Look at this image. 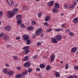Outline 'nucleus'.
<instances>
[{
	"label": "nucleus",
	"instance_id": "f257e3e1",
	"mask_svg": "<svg viewBox=\"0 0 78 78\" xmlns=\"http://www.w3.org/2000/svg\"><path fill=\"white\" fill-rule=\"evenodd\" d=\"M19 10L17 8H14L12 11H8L7 13V15L9 18H12L16 15V14L19 12Z\"/></svg>",
	"mask_w": 78,
	"mask_h": 78
},
{
	"label": "nucleus",
	"instance_id": "f03ea898",
	"mask_svg": "<svg viewBox=\"0 0 78 78\" xmlns=\"http://www.w3.org/2000/svg\"><path fill=\"white\" fill-rule=\"evenodd\" d=\"M30 38L29 35L28 34H24L23 35V41H27Z\"/></svg>",
	"mask_w": 78,
	"mask_h": 78
},
{
	"label": "nucleus",
	"instance_id": "7ed1b4c3",
	"mask_svg": "<svg viewBox=\"0 0 78 78\" xmlns=\"http://www.w3.org/2000/svg\"><path fill=\"white\" fill-rule=\"evenodd\" d=\"M42 29L41 28H40L36 31L35 35L37 36H39V35H40V34H42Z\"/></svg>",
	"mask_w": 78,
	"mask_h": 78
},
{
	"label": "nucleus",
	"instance_id": "20e7f679",
	"mask_svg": "<svg viewBox=\"0 0 78 78\" xmlns=\"http://www.w3.org/2000/svg\"><path fill=\"white\" fill-rule=\"evenodd\" d=\"M9 39H10V37H9V36L5 35L3 37V40L5 42H7V41H8Z\"/></svg>",
	"mask_w": 78,
	"mask_h": 78
},
{
	"label": "nucleus",
	"instance_id": "39448f33",
	"mask_svg": "<svg viewBox=\"0 0 78 78\" xmlns=\"http://www.w3.org/2000/svg\"><path fill=\"white\" fill-rule=\"evenodd\" d=\"M11 26L8 25L6 26L5 27H4V30L6 31H9L10 30H11Z\"/></svg>",
	"mask_w": 78,
	"mask_h": 78
},
{
	"label": "nucleus",
	"instance_id": "423d86ee",
	"mask_svg": "<svg viewBox=\"0 0 78 78\" xmlns=\"http://www.w3.org/2000/svg\"><path fill=\"white\" fill-rule=\"evenodd\" d=\"M27 31H29V30H30V31H33L34 30V27L32 26H30L27 28Z\"/></svg>",
	"mask_w": 78,
	"mask_h": 78
},
{
	"label": "nucleus",
	"instance_id": "0eeeda50",
	"mask_svg": "<svg viewBox=\"0 0 78 78\" xmlns=\"http://www.w3.org/2000/svg\"><path fill=\"white\" fill-rule=\"evenodd\" d=\"M55 2L54 1H51L47 3L48 5L49 6H52L53 5H54V3Z\"/></svg>",
	"mask_w": 78,
	"mask_h": 78
},
{
	"label": "nucleus",
	"instance_id": "6e6552de",
	"mask_svg": "<svg viewBox=\"0 0 78 78\" xmlns=\"http://www.w3.org/2000/svg\"><path fill=\"white\" fill-rule=\"evenodd\" d=\"M62 37V36L60 35H57L55 37L56 39L58 41H61Z\"/></svg>",
	"mask_w": 78,
	"mask_h": 78
},
{
	"label": "nucleus",
	"instance_id": "1a4fd4ad",
	"mask_svg": "<svg viewBox=\"0 0 78 78\" xmlns=\"http://www.w3.org/2000/svg\"><path fill=\"white\" fill-rule=\"evenodd\" d=\"M51 40L52 42L54 44H57L58 43V40L54 38H51Z\"/></svg>",
	"mask_w": 78,
	"mask_h": 78
},
{
	"label": "nucleus",
	"instance_id": "9d476101",
	"mask_svg": "<svg viewBox=\"0 0 78 78\" xmlns=\"http://www.w3.org/2000/svg\"><path fill=\"white\" fill-rule=\"evenodd\" d=\"M22 16L20 15H17L16 16V20H22Z\"/></svg>",
	"mask_w": 78,
	"mask_h": 78
},
{
	"label": "nucleus",
	"instance_id": "9b49d317",
	"mask_svg": "<svg viewBox=\"0 0 78 78\" xmlns=\"http://www.w3.org/2000/svg\"><path fill=\"white\" fill-rule=\"evenodd\" d=\"M23 74H19L16 76L15 78H23Z\"/></svg>",
	"mask_w": 78,
	"mask_h": 78
},
{
	"label": "nucleus",
	"instance_id": "f8f14e48",
	"mask_svg": "<svg viewBox=\"0 0 78 78\" xmlns=\"http://www.w3.org/2000/svg\"><path fill=\"white\" fill-rule=\"evenodd\" d=\"M30 66V62H27L23 65L24 67H28Z\"/></svg>",
	"mask_w": 78,
	"mask_h": 78
},
{
	"label": "nucleus",
	"instance_id": "ddd939ff",
	"mask_svg": "<svg viewBox=\"0 0 78 78\" xmlns=\"http://www.w3.org/2000/svg\"><path fill=\"white\" fill-rule=\"evenodd\" d=\"M50 19H51V17H50V16H46L44 19V20L45 22H48V20H50Z\"/></svg>",
	"mask_w": 78,
	"mask_h": 78
},
{
	"label": "nucleus",
	"instance_id": "4468645a",
	"mask_svg": "<svg viewBox=\"0 0 78 78\" xmlns=\"http://www.w3.org/2000/svg\"><path fill=\"white\" fill-rule=\"evenodd\" d=\"M52 11L53 13H54V14H55L56 12H58V10H57V9H56L55 8V7H53L52 9Z\"/></svg>",
	"mask_w": 78,
	"mask_h": 78
},
{
	"label": "nucleus",
	"instance_id": "2eb2a0df",
	"mask_svg": "<svg viewBox=\"0 0 78 78\" xmlns=\"http://www.w3.org/2000/svg\"><path fill=\"white\" fill-rule=\"evenodd\" d=\"M73 22L75 23H76L77 22H78V18L76 17L73 19Z\"/></svg>",
	"mask_w": 78,
	"mask_h": 78
},
{
	"label": "nucleus",
	"instance_id": "dca6fc26",
	"mask_svg": "<svg viewBox=\"0 0 78 78\" xmlns=\"http://www.w3.org/2000/svg\"><path fill=\"white\" fill-rule=\"evenodd\" d=\"M55 8L57 9L59 8V7H60L59 4H58V3H55Z\"/></svg>",
	"mask_w": 78,
	"mask_h": 78
},
{
	"label": "nucleus",
	"instance_id": "f3484780",
	"mask_svg": "<svg viewBox=\"0 0 78 78\" xmlns=\"http://www.w3.org/2000/svg\"><path fill=\"white\" fill-rule=\"evenodd\" d=\"M55 59V54H53L52 55L51 57V61L53 62Z\"/></svg>",
	"mask_w": 78,
	"mask_h": 78
},
{
	"label": "nucleus",
	"instance_id": "a211bd4d",
	"mask_svg": "<svg viewBox=\"0 0 78 78\" xmlns=\"http://www.w3.org/2000/svg\"><path fill=\"white\" fill-rule=\"evenodd\" d=\"M28 58H29L28 56H25L24 58H22V60L23 61H27L28 60Z\"/></svg>",
	"mask_w": 78,
	"mask_h": 78
},
{
	"label": "nucleus",
	"instance_id": "6ab92c4d",
	"mask_svg": "<svg viewBox=\"0 0 78 78\" xmlns=\"http://www.w3.org/2000/svg\"><path fill=\"white\" fill-rule=\"evenodd\" d=\"M28 9V6L27 5L24 6L22 8V9L23 10H25V11L27 10V9Z\"/></svg>",
	"mask_w": 78,
	"mask_h": 78
},
{
	"label": "nucleus",
	"instance_id": "aec40b11",
	"mask_svg": "<svg viewBox=\"0 0 78 78\" xmlns=\"http://www.w3.org/2000/svg\"><path fill=\"white\" fill-rule=\"evenodd\" d=\"M26 43L27 45H30L31 44V41L30 40L28 39L27 40H26Z\"/></svg>",
	"mask_w": 78,
	"mask_h": 78
},
{
	"label": "nucleus",
	"instance_id": "412c9836",
	"mask_svg": "<svg viewBox=\"0 0 78 78\" xmlns=\"http://www.w3.org/2000/svg\"><path fill=\"white\" fill-rule=\"evenodd\" d=\"M22 22V20H18L17 21V23L18 25H20Z\"/></svg>",
	"mask_w": 78,
	"mask_h": 78
},
{
	"label": "nucleus",
	"instance_id": "4be33fe9",
	"mask_svg": "<svg viewBox=\"0 0 78 78\" xmlns=\"http://www.w3.org/2000/svg\"><path fill=\"white\" fill-rule=\"evenodd\" d=\"M13 72H14L13 71H9V72H8L7 73V75H9V76H11V75H12V74L13 73Z\"/></svg>",
	"mask_w": 78,
	"mask_h": 78
},
{
	"label": "nucleus",
	"instance_id": "5701e85b",
	"mask_svg": "<svg viewBox=\"0 0 78 78\" xmlns=\"http://www.w3.org/2000/svg\"><path fill=\"white\" fill-rule=\"evenodd\" d=\"M31 25H35V26H36V25H37V23H36V21H32L31 22Z\"/></svg>",
	"mask_w": 78,
	"mask_h": 78
},
{
	"label": "nucleus",
	"instance_id": "b1692460",
	"mask_svg": "<svg viewBox=\"0 0 78 78\" xmlns=\"http://www.w3.org/2000/svg\"><path fill=\"white\" fill-rule=\"evenodd\" d=\"M46 70L47 71H50V66L49 65H48L46 68Z\"/></svg>",
	"mask_w": 78,
	"mask_h": 78
},
{
	"label": "nucleus",
	"instance_id": "393cba45",
	"mask_svg": "<svg viewBox=\"0 0 78 78\" xmlns=\"http://www.w3.org/2000/svg\"><path fill=\"white\" fill-rule=\"evenodd\" d=\"M69 8H75V6H74V5L70 4H69Z\"/></svg>",
	"mask_w": 78,
	"mask_h": 78
},
{
	"label": "nucleus",
	"instance_id": "a878e982",
	"mask_svg": "<svg viewBox=\"0 0 78 78\" xmlns=\"http://www.w3.org/2000/svg\"><path fill=\"white\" fill-rule=\"evenodd\" d=\"M53 29L51 28V27L48 28L47 29V32H50L51 31H52Z\"/></svg>",
	"mask_w": 78,
	"mask_h": 78
},
{
	"label": "nucleus",
	"instance_id": "bb28decb",
	"mask_svg": "<svg viewBox=\"0 0 78 78\" xmlns=\"http://www.w3.org/2000/svg\"><path fill=\"white\" fill-rule=\"evenodd\" d=\"M20 27L21 28H23H23H25L26 27L25 25L23 24H21Z\"/></svg>",
	"mask_w": 78,
	"mask_h": 78
},
{
	"label": "nucleus",
	"instance_id": "cd10ccee",
	"mask_svg": "<svg viewBox=\"0 0 78 78\" xmlns=\"http://www.w3.org/2000/svg\"><path fill=\"white\" fill-rule=\"evenodd\" d=\"M37 16L38 17H41L42 16V12H40L39 13L37 14Z\"/></svg>",
	"mask_w": 78,
	"mask_h": 78
},
{
	"label": "nucleus",
	"instance_id": "c85d7f7f",
	"mask_svg": "<svg viewBox=\"0 0 78 78\" xmlns=\"http://www.w3.org/2000/svg\"><path fill=\"white\" fill-rule=\"evenodd\" d=\"M40 66L41 69H44L45 68V65L44 64H41L40 65Z\"/></svg>",
	"mask_w": 78,
	"mask_h": 78
},
{
	"label": "nucleus",
	"instance_id": "c756f323",
	"mask_svg": "<svg viewBox=\"0 0 78 78\" xmlns=\"http://www.w3.org/2000/svg\"><path fill=\"white\" fill-rule=\"evenodd\" d=\"M44 26H46V27H48L49 26V24H48V22H45L44 23Z\"/></svg>",
	"mask_w": 78,
	"mask_h": 78
},
{
	"label": "nucleus",
	"instance_id": "7c9ffc66",
	"mask_svg": "<svg viewBox=\"0 0 78 78\" xmlns=\"http://www.w3.org/2000/svg\"><path fill=\"white\" fill-rule=\"evenodd\" d=\"M5 36V34L4 33L1 32L0 33V37H2Z\"/></svg>",
	"mask_w": 78,
	"mask_h": 78
},
{
	"label": "nucleus",
	"instance_id": "2f4dec72",
	"mask_svg": "<svg viewBox=\"0 0 78 78\" xmlns=\"http://www.w3.org/2000/svg\"><path fill=\"white\" fill-rule=\"evenodd\" d=\"M55 76L56 77H59L60 75H59V73L58 72H56L55 73Z\"/></svg>",
	"mask_w": 78,
	"mask_h": 78
},
{
	"label": "nucleus",
	"instance_id": "473e14b6",
	"mask_svg": "<svg viewBox=\"0 0 78 78\" xmlns=\"http://www.w3.org/2000/svg\"><path fill=\"white\" fill-rule=\"evenodd\" d=\"M3 72L5 74H6V73H8V71H7V70H6L5 69H4L3 70Z\"/></svg>",
	"mask_w": 78,
	"mask_h": 78
},
{
	"label": "nucleus",
	"instance_id": "72a5a7b5",
	"mask_svg": "<svg viewBox=\"0 0 78 78\" xmlns=\"http://www.w3.org/2000/svg\"><path fill=\"white\" fill-rule=\"evenodd\" d=\"M30 51V50H26L23 51V53H25V54H27Z\"/></svg>",
	"mask_w": 78,
	"mask_h": 78
},
{
	"label": "nucleus",
	"instance_id": "f704fd0d",
	"mask_svg": "<svg viewBox=\"0 0 78 78\" xmlns=\"http://www.w3.org/2000/svg\"><path fill=\"white\" fill-rule=\"evenodd\" d=\"M13 59L15 60V61H16V60H17L18 59V57H17L16 56H15L13 57Z\"/></svg>",
	"mask_w": 78,
	"mask_h": 78
},
{
	"label": "nucleus",
	"instance_id": "c9c22d12",
	"mask_svg": "<svg viewBox=\"0 0 78 78\" xmlns=\"http://www.w3.org/2000/svg\"><path fill=\"white\" fill-rule=\"evenodd\" d=\"M69 36H70L71 37H72L73 35H74V33L72 32H70L69 34Z\"/></svg>",
	"mask_w": 78,
	"mask_h": 78
},
{
	"label": "nucleus",
	"instance_id": "e433bc0d",
	"mask_svg": "<svg viewBox=\"0 0 78 78\" xmlns=\"http://www.w3.org/2000/svg\"><path fill=\"white\" fill-rule=\"evenodd\" d=\"M77 50L76 49H72L71 51L72 53H75V52Z\"/></svg>",
	"mask_w": 78,
	"mask_h": 78
},
{
	"label": "nucleus",
	"instance_id": "4c0bfd02",
	"mask_svg": "<svg viewBox=\"0 0 78 78\" xmlns=\"http://www.w3.org/2000/svg\"><path fill=\"white\" fill-rule=\"evenodd\" d=\"M27 71H24V72L23 73V76H24L25 75H27Z\"/></svg>",
	"mask_w": 78,
	"mask_h": 78
},
{
	"label": "nucleus",
	"instance_id": "58836bf2",
	"mask_svg": "<svg viewBox=\"0 0 78 78\" xmlns=\"http://www.w3.org/2000/svg\"><path fill=\"white\" fill-rule=\"evenodd\" d=\"M74 69L75 70H78V66H75L74 67Z\"/></svg>",
	"mask_w": 78,
	"mask_h": 78
},
{
	"label": "nucleus",
	"instance_id": "ea45409f",
	"mask_svg": "<svg viewBox=\"0 0 78 78\" xmlns=\"http://www.w3.org/2000/svg\"><path fill=\"white\" fill-rule=\"evenodd\" d=\"M28 72L29 73H31V72H32V69H31V68H28Z\"/></svg>",
	"mask_w": 78,
	"mask_h": 78
},
{
	"label": "nucleus",
	"instance_id": "a19ab883",
	"mask_svg": "<svg viewBox=\"0 0 78 78\" xmlns=\"http://www.w3.org/2000/svg\"><path fill=\"white\" fill-rule=\"evenodd\" d=\"M65 25H66V24H62L61 25V26L62 28H66V27H65Z\"/></svg>",
	"mask_w": 78,
	"mask_h": 78
},
{
	"label": "nucleus",
	"instance_id": "79ce46f5",
	"mask_svg": "<svg viewBox=\"0 0 78 78\" xmlns=\"http://www.w3.org/2000/svg\"><path fill=\"white\" fill-rule=\"evenodd\" d=\"M29 48V46H26L23 48V49H28Z\"/></svg>",
	"mask_w": 78,
	"mask_h": 78
},
{
	"label": "nucleus",
	"instance_id": "37998d69",
	"mask_svg": "<svg viewBox=\"0 0 78 78\" xmlns=\"http://www.w3.org/2000/svg\"><path fill=\"white\" fill-rule=\"evenodd\" d=\"M70 29H68L66 31L65 33H68V32H70Z\"/></svg>",
	"mask_w": 78,
	"mask_h": 78
},
{
	"label": "nucleus",
	"instance_id": "c03bdc74",
	"mask_svg": "<svg viewBox=\"0 0 78 78\" xmlns=\"http://www.w3.org/2000/svg\"><path fill=\"white\" fill-rule=\"evenodd\" d=\"M44 35H45V34L43 33L41 35L40 37H44Z\"/></svg>",
	"mask_w": 78,
	"mask_h": 78
},
{
	"label": "nucleus",
	"instance_id": "a18cd8bd",
	"mask_svg": "<svg viewBox=\"0 0 78 78\" xmlns=\"http://www.w3.org/2000/svg\"><path fill=\"white\" fill-rule=\"evenodd\" d=\"M74 5L75 6H76V2L75 1L74 2V3H73Z\"/></svg>",
	"mask_w": 78,
	"mask_h": 78
},
{
	"label": "nucleus",
	"instance_id": "49530a36",
	"mask_svg": "<svg viewBox=\"0 0 78 78\" xmlns=\"http://www.w3.org/2000/svg\"><path fill=\"white\" fill-rule=\"evenodd\" d=\"M16 68L17 69H18V70H20V69H21V68H20L19 66H17L16 67Z\"/></svg>",
	"mask_w": 78,
	"mask_h": 78
},
{
	"label": "nucleus",
	"instance_id": "de8ad7c7",
	"mask_svg": "<svg viewBox=\"0 0 78 78\" xmlns=\"http://www.w3.org/2000/svg\"><path fill=\"white\" fill-rule=\"evenodd\" d=\"M7 47L8 48H12V46H11V45H8L7 46Z\"/></svg>",
	"mask_w": 78,
	"mask_h": 78
},
{
	"label": "nucleus",
	"instance_id": "09e8293b",
	"mask_svg": "<svg viewBox=\"0 0 78 78\" xmlns=\"http://www.w3.org/2000/svg\"><path fill=\"white\" fill-rule=\"evenodd\" d=\"M64 6V7L65 6L66 8H67V7H68V5H67V4H65Z\"/></svg>",
	"mask_w": 78,
	"mask_h": 78
},
{
	"label": "nucleus",
	"instance_id": "8fccbe9b",
	"mask_svg": "<svg viewBox=\"0 0 78 78\" xmlns=\"http://www.w3.org/2000/svg\"><path fill=\"white\" fill-rule=\"evenodd\" d=\"M2 14H3V12L1 11H0V17L2 16Z\"/></svg>",
	"mask_w": 78,
	"mask_h": 78
},
{
	"label": "nucleus",
	"instance_id": "3c124183",
	"mask_svg": "<svg viewBox=\"0 0 78 78\" xmlns=\"http://www.w3.org/2000/svg\"><path fill=\"white\" fill-rule=\"evenodd\" d=\"M20 37H16V40H19V39H20Z\"/></svg>",
	"mask_w": 78,
	"mask_h": 78
},
{
	"label": "nucleus",
	"instance_id": "603ef678",
	"mask_svg": "<svg viewBox=\"0 0 78 78\" xmlns=\"http://www.w3.org/2000/svg\"><path fill=\"white\" fill-rule=\"evenodd\" d=\"M6 1L7 3H8L9 5H11V4H10V3H9V1H8V0H6Z\"/></svg>",
	"mask_w": 78,
	"mask_h": 78
},
{
	"label": "nucleus",
	"instance_id": "864d4df0",
	"mask_svg": "<svg viewBox=\"0 0 78 78\" xmlns=\"http://www.w3.org/2000/svg\"><path fill=\"white\" fill-rule=\"evenodd\" d=\"M63 30H64L63 28H58V31H62Z\"/></svg>",
	"mask_w": 78,
	"mask_h": 78
},
{
	"label": "nucleus",
	"instance_id": "5fc2aeb1",
	"mask_svg": "<svg viewBox=\"0 0 78 78\" xmlns=\"http://www.w3.org/2000/svg\"><path fill=\"white\" fill-rule=\"evenodd\" d=\"M55 31H59V29L58 28V29H55Z\"/></svg>",
	"mask_w": 78,
	"mask_h": 78
},
{
	"label": "nucleus",
	"instance_id": "6e6d98bb",
	"mask_svg": "<svg viewBox=\"0 0 78 78\" xmlns=\"http://www.w3.org/2000/svg\"><path fill=\"white\" fill-rule=\"evenodd\" d=\"M11 2L12 5H14V2H13V1H11Z\"/></svg>",
	"mask_w": 78,
	"mask_h": 78
},
{
	"label": "nucleus",
	"instance_id": "4d7b16f0",
	"mask_svg": "<svg viewBox=\"0 0 78 78\" xmlns=\"http://www.w3.org/2000/svg\"><path fill=\"white\" fill-rule=\"evenodd\" d=\"M37 55H36L34 56V59H36V58H37Z\"/></svg>",
	"mask_w": 78,
	"mask_h": 78
},
{
	"label": "nucleus",
	"instance_id": "13d9d810",
	"mask_svg": "<svg viewBox=\"0 0 78 78\" xmlns=\"http://www.w3.org/2000/svg\"><path fill=\"white\" fill-rule=\"evenodd\" d=\"M36 70L37 71H40V69H39L38 68H37Z\"/></svg>",
	"mask_w": 78,
	"mask_h": 78
},
{
	"label": "nucleus",
	"instance_id": "bf43d9fd",
	"mask_svg": "<svg viewBox=\"0 0 78 78\" xmlns=\"http://www.w3.org/2000/svg\"><path fill=\"white\" fill-rule=\"evenodd\" d=\"M41 44V42H39L37 44V46H39V45H40Z\"/></svg>",
	"mask_w": 78,
	"mask_h": 78
},
{
	"label": "nucleus",
	"instance_id": "052dcab7",
	"mask_svg": "<svg viewBox=\"0 0 78 78\" xmlns=\"http://www.w3.org/2000/svg\"><path fill=\"white\" fill-rule=\"evenodd\" d=\"M68 68V64H66V69H67Z\"/></svg>",
	"mask_w": 78,
	"mask_h": 78
},
{
	"label": "nucleus",
	"instance_id": "680f3d73",
	"mask_svg": "<svg viewBox=\"0 0 78 78\" xmlns=\"http://www.w3.org/2000/svg\"><path fill=\"white\" fill-rule=\"evenodd\" d=\"M72 49H78V48H77L76 47H74Z\"/></svg>",
	"mask_w": 78,
	"mask_h": 78
},
{
	"label": "nucleus",
	"instance_id": "e2e57ef3",
	"mask_svg": "<svg viewBox=\"0 0 78 78\" xmlns=\"http://www.w3.org/2000/svg\"><path fill=\"white\" fill-rule=\"evenodd\" d=\"M73 76L75 78H78V77H77V76Z\"/></svg>",
	"mask_w": 78,
	"mask_h": 78
},
{
	"label": "nucleus",
	"instance_id": "0e129e2a",
	"mask_svg": "<svg viewBox=\"0 0 78 78\" xmlns=\"http://www.w3.org/2000/svg\"><path fill=\"white\" fill-rule=\"evenodd\" d=\"M33 38H35V37H36V35H34L33 36Z\"/></svg>",
	"mask_w": 78,
	"mask_h": 78
},
{
	"label": "nucleus",
	"instance_id": "69168bd1",
	"mask_svg": "<svg viewBox=\"0 0 78 78\" xmlns=\"http://www.w3.org/2000/svg\"><path fill=\"white\" fill-rule=\"evenodd\" d=\"M5 66H6L7 67H9V65L7 64L5 65Z\"/></svg>",
	"mask_w": 78,
	"mask_h": 78
},
{
	"label": "nucleus",
	"instance_id": "338daca9",
	"mask_svg": "<svg viewBox=\"0 0 78 78\" xmlns=\"http://www.w3.org/2000/svg\"><path fill=\"white\" fill-rule=\"evenodd\" d=\"M61 16H63L64 13H61Z\"/></svg>",
	"mask_w": 78,
	"mask_h": 78
},
{
	"label": "nucleus",
	"instance_id": "774afa93",
	"mask_svg": "<svg viewBox=\"0 0 78 78\" xmlns=\"http://www.w3.org/2000/svg\"><path fill=\"white\" fill-rule=\"evenodd\" d=\"M63 63V62L61 61H60V63Z\"/></svg>",
	"mask_w": 78,
	"mask_h": 78
}]
</instances>
